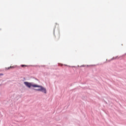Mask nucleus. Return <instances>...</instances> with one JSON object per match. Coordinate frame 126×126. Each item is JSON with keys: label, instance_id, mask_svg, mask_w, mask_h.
I'll use <instances>...</instances> for the list:
<instances>
[{"label": "nucleus", "instance_id": "obj_1", "mask_svg": "<svg viewBox=\"0 0 126 126\" xmlns=\"http://www.w3.org/2000/svg\"><path fill=\"white\" fill-rule=\"evenodd\" d=\"M24 84L28 88H31V87H33L32 90H34L35 91H40L42 93H44V94H47V90L46 88L43 87L41 85H38L37 84H34L33 82H24ZM35 88H40V89H35Z\"/></svg>", "mask_w": 126, "mask_h": 126}, {"label": "nucleus", "instance_id": "obj_2", "mask_svg": "<svg viewBox=\"0 0 126 126\" xmlns=\"http://www.w3.org/2000/svg\"><path fill=\"white\" fill-rule=\"evenodd\" d=\"M117 58H118V56H116L115 57H113L110 60H108V62H111V61H113V60H116Z\"/></svg>", "mask_w": 126, "mask_h": 126}, {"label": "nucleus", "instance_id": "obj_3", "mask_svg": "<svg viewBox=\"0 0 126 126\" xmlns=\"http://www.w3.org/2000/svg\"><path fill=\"white\" fill-rule=\"evenodd\" d=\"M21 67H24V66H28V65H25V64H21Z\"/></svg>", "mask_w": 126, "mask_h": 126}, {"label": "nucleus", "instance_id": "obj_4", "mask_svg": "<svg viewBox=\"0 0 126 126\" xmlns=\"http://www.w3.org/2000/svg\"><path fill=\"white\" fill-rule=\"evenodd\" d=\"M31 66H34L35 67H36V66H38L39 67H41L40 65H31Z\"/></svg>", "mask_w": 126, "mask_h": 126}, {"label": "nucleus", "instance_id": "obj_5", "mask_svg": "<svg viewBox=\"0 0 126 126\" xmlns=\"http://www.w3.org/2000/svg\"><path fill=\"white\" fill-rule=\"evenodd\" d=\"M10 67H11V68H14L15 67H16V66H10Z\"/></svg>", "mask_w": 126, "mask_h": 126}, {"label": "nucleus", "instance_id": "obj_6", "mask_svg": "<svg viewBox=\"0 0 126 126\" xmlns=\"http://www.w3.org/2000/svg\"><path fill=\"white\" fill-rule=\"evenodd\" d=\"M6 68V69H10V68H11V67H6V68Z\"/></svg>", "mask_w": 126, "mask_h": 126}, {"label": "nucleus", "instance_id": "obj_7", "mask_svg": "<svg viewBox=\"0 0 126 126\" xmlns=\"http://www.w3.org/2000/svg\"><path fill=\"white\" fill-rule=\"evenodd\" d=\"M85 66V65H82L80 66V67H84Z\"/></svg>", "mask_w": 126, "mask_h": 126}, {"label": "nucleus", "instance_id": "obj_8", "mask_svg": "<svg viewBox=\"0 0 126 126\" xmlns=\"http://www.w3.org/2000/svg\"><path fill=\"white\" fill-rule=\"evenodd\" d=\"M40 66L41 67H45V66H46V65H40Z\"/></svg>", "mask_w": 126, "mask_h": 126}, {"label": "nucleus", "instance_id": "obj_9", "mask_svg": "<svg viewBox=\"0 0 126 126\" xmlns=\"http://www.w3.org/2000/svg\"><path fill=\"white\" fill-rule=\"evenodd\" d=\"M55 29H56V26L54 27V30H53V32H54V33H55Z\"/></svg>", "mask_w": 126, "mask_h": 126}, {"label": "nucleus", "instance_id": "obj_10", "mask_svg": "<svg viewBox=\"0 0 126 126\" xmlns=\"http://www.w3.org/2000/svg\"><path fill=\"white\" fill-rule=\"evenodd\" d=\"M59 65H60L61 66H63V64L59 63Z\"/></svg>", "mask_w": 126, "mask_h": 126}, {"label": "nucleus", "instance_id": "obj_11", "mask_svg": "<svg viewBox=\"0 0 126 126\" xmlns=\"http://www.w3.org/2000/svg\"><path fill=\"white\" fill-rule=\"evenodd\" d=\"M125 56H126V53L124 54L122 56V57H125Z\"/></svg>", "mask_w": 126, "mask_h": 126}, {"label": "nucleus", "instance_id": "obj_12", "mask_svg": "<svg viewBox=\"0 0 126 126\" xmlns=\"http://www.w3.org/2000/svg\"><path fill=\"white\" fill-rule=\"evenodd\" d=\"M1 75H3V73H0V76H1Z\"/></svg>", "mask_w": 126, "mask_h": 126}, {"label": "nucleus", "instance_id": "obj_13", "mask_svg": "<svg viewBox=\"0 0 126 126\" xmlns=\"http://www.w3.org/2000/svg\"><path fill=\"white\" fill-rule=\"evenodd\" d=\"M35 80H38V79H37V78H35Z\"/></svg>", "mask_w": 126, "mask_h": 126}, {"label": "nucleus", "instance_id": "obj_14", "mask_svg": "<svg viewBox=\"0 0 126 126\" xmlns=\"http://www.w3.org/2000/svg\"><path fill=\"white\" fill-rule=\"evenodd\" d=\"M72 67H75V66H73Z\"/></svg>", "mask_w": 126, "mask_h": 126}, {"label": "nucleus", "instance_id": "obj_15", "mask_svg": "<svg viewBox=\"0 0 126 126\" xmlns=\"http://www.w3.org/2000/svg\"><path fill=\"white\" fill-rule=\"evenodd\" d=\"M64 65H65V66H67V65H65V64H64Z\"/></svg>", "mask_w": 126, "mask_h": 126}, {"label": "nucleus", "instance_id": "obj_16", "mask_svg": "<svg viewBox=\"0 0 126 126\" xmlns=\"http://www.w3.org/2000/svg\"><path fill=\"white\" fill-rule=\"evenodd\" d=\"M67 66H69V65H67Z\"/></svg>", "mask_w": 126, "mask_h": 126}]
</instances>
